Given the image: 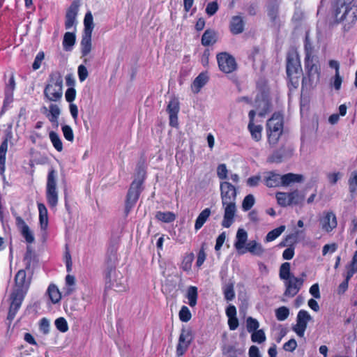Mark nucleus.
Masks as SVG:
<instances>
[{"instance_id": "obj_63", "label": "nucleus", "mask_w": 357, "mask_h": 357, "mask_svg": "<svg viewBox=\"0 0 357 357\" xmlns=\"http://www.w3.org/2000/svg\"><path fill=\"white\" fill-rule=\"evenodd\" d=\"M337 245L335 243L332 244H326L322 249V255L325 256L328 252L333 253L336 251Z\"/></svg>"}, {"instance_id": "obj_41", "label": "nucleus", "mask_w": 357, "mask_h": 357, "mask_svg": "<svg viewBox=\"0 0 357 357\" xmlns=\"http://www.w3.org/2000/svg\"><path fill=\"white\" fill-rule=\"evenodd\" d=\"M357 272V250L354 252L349 264L347 266V274L348 277L352 278Z\"/></svg>"}, {"instance_id": "obj_55", "label": "nucleus", "mask_w": 357, "mask_h": 357, "mask_svg": "<svg viewBox=\"0 0 357 357\" xmlns=\"http://www.w3.org/2000/svg\"><path fill=\"white\" fill-rule=\"evenodd\" d=\"M219 6L216 1L209 2L206 7V13L208 16H212L218 10Z\"/></svg>"}, {"instance_id": "obj_44", "label": "nucleus", "mask_w": 357, "mask_h": 357, "mask_svg": "<svg viewBox=\"0 0 357 357\" xmlns=\"http://www.w3.org/2000/svg\"><path fill=\"white\" fill-rule=\"evenodd\" d=\"M348 184L350 193H355L357 190V170L351 172L348 180Z\"/></svg>"}, {"instance_id": "obj_57", "label": "nucleus", "mask_w": 357, "mask_h": 357, "mask_svg": "<svg viewBox=\"0 0 357 357\" xmlns=\"http://www.w3.org/2000/svg\"><path fill=\"white\" fill-rule=\"evenodd\" d=\"M44 58H45V54H44L43 52H39L36 54L34 61L32 65V68L34 70L40 68V67L41 66V63H42L43 60L44 59Z\"/></svg>"}, {"instance_id": "obj_21", "label": "nucleus", "mask_w": 357, "mask_h": 357, "mask_svg": "<svg viewBox=\"0 0 357 357\" xmlns=\"http://www.w3.org/2000/svg\"><path fill=\"white\" fill-rule=\"evenodd\" d=\"M133 184L134 181L131 183L128 194L126 195L125 206L123 209V216L125 218L128 216V215L132 211V208L134 207V192L132 190Z\"/></svg>"}, {"instance_id": "obj_29", "label": "nucleus", "mask_w": 357, "mask_h": 357, "mask_svg": "<svg viewBox=\"0 0 357 357\" xmlns=\"http://www.w3.org/2000/svg\"><path fill=\"white\" fill-rule=\"evenodd\" d=\"M248 240V234L243 229H238L236 233V241L234 247L237 250H240L245 247Z\"/></svg>"}, {"instance_id": "obj_14", "label": "nucleus", "mask_w": 357, "mask_h": 357, "mask_svg": "<svg viewBox=\"0 0 357 357\" xmlns=\"http://www.w3.org/2000/svg\"><path fill=\"white\" fill-rule=\"evenodd\" d=\"M15 290H24L27 292L30 284V280L26 278V271L23 269L20 270L15 277Z\"/></svg>"}, {"instance_id": "obj_32", "label": "nucleus", "mask_w": 357, "mask_h": 357, "mask_svg": "<svg viewBox=\"0 0 357 357\" xmlns=\"http://www.w3.org/2000/svg\"><path fill=\"white\" fill-rule=\"evenodd\" d=\"M265 185L268 188H275L281 185L280 175L271 172L265 178Z\"/></svg>"}, {"instance_id": "obj_22", "label": "nucleus", "mask_w": 357, "mask_h": 357, "mask_svg": "<svg viewBox=\"0 0 357 357\" xmlns=\"http://www.w3.org/2000/svg\"><path fill=\"white\" fill-rule=\"evenodd\" d=\"M303 179L301 174L294 173H288L284 175H280L281 185L288 186L293 183H301Z\"/></svg>"}, {"instance_id": "obj_36", "label": "nucleus", "mask_w": 357, "mask_h": 357, "mask_svg": "<svg viewBox=\"0 0 357 357\" xmlns=\"http://www.w3.org/2000/svg\"><path fill=\"white\" fill-rule=\"evenodd\" d=\"M248 128L250 132L251 136L254 140L259 142L261 139L262 127L260 125L255 123H248Z\"/></svg>"}, {"instance_id": "obj_43", "label": "nucleus", "mask_w": 357, "mask_h": 357, "mask_svg": "<svg viewBox=\"0 0 357 357\" xmlns=\"http://www.w3.org/2000/svg\"><path fill=\"white\" fill-rule=\"evenodd\" d=\"M310 319L311 316L309 314V313L306 310H301L297 314L296 323L307 327V323Z\"/></svg>"}, {"instance_id": "obj_59", "label": "nucleus", "mask_w": 357, "mask_h": 357, "mask_svg": "<svg viewBox=\"0 0 357 357\" xmlns=\"http://www.w3.org/2000/svg\"><path fill=\"white\" fill-rule=\"evenodd\" d=\"M50 321L47 318H43L40 321V331L45 335H47L50 332Z\"/></svg>"}, {"instance_id": "obj_35", "label": "nucleus", "mask_w": 357, "mask_h": 357, "mask_svg": "<svg viewBox=\"0 0 357 357\" xmlns=\"http://www.w3.org/2000/svg\"><path fill=\"white\" fill-rule=\"evenodd\" d=\"M84 34H92L94 27L93 15L90 11L86 13L84 19Z\"/></svg>"}, {"instance_id": "obj_10", "label": "nucleus", "mask_w": 357, "mask_h": 357, "mask_svg": "<svg viewBox=\"0 0 357 357\" xmlns=\"http://www.w3.org/2000/svg\"><path fill=\"white\" fill-rule=\"evenodd\" d=\"M26 294V292H24V290L13 289L10 295L11 303L8 314V319L13 320L14 319L17 311L21 307L22 303Z\"/></svg>"}, {"instance_id": "obj_17", "label": "nucleus", "mask_w": 357, "mask_h": 357, "mask_svg": "<svg viewBox=\"0 0 357 357\" xmlns=\"http://www.w3.org/2000/svg\"><path fill=\"white\" fill-rule=\"evenodd\" d=\"M16 225L20 229L21 234L25 238L26 241L29 243H33L34 241L33 234L21 217H16Z\"/></svg>"}, {"instance_id": "obj_34", "label": "nucleus", "mask_w": 357, "mask_h": 357, "mask_svg": "<svg viewBox=\"0 0 357 357\" xmlns=\"http://www.w3.org/2000/svg\"><path fill=\"white\" fill-rule=\"evenodd\" d=\"M75 43V35L71 32H66L63 40V47L66 51L71 50Z\"/></svg>"}, {"instance_id": "obj_38", "label": "nucleus", "mask_w": 357, "mask_h": 357, "mask_svg": "<svg viewBox=\"0 0 357 357\" xmlns=\"http://www.w3.org/2000/svg\"><path fill=\"white\" fill-rule=\"evenodd\" d=\"M278 204L282 207L291 205L289 192H278L275 195Z\"/></svg>"}, {"instance_id": "obj_60", "label": "nucleus", "mask_w": 357, "mask_h": 357, "mask_svg": "<svg viewBox=\"0 0 357 357\" xmlns=\"http://www.w3.org/2000/svg\"><path fill=\"white\" fill-rule=\"evenodd\" d=\"M77 73L79 79L81 82H84L89 75L88 70L84 65H80L78 66Z\"/></svg>"}, {"instance_id": "obj_4", "label": "nucleus", "mask_w": 357, "mask_h": 357, "mask_svg": "<svg viewBox=\"0 0 357 357\" xmlns=\"http://www.w3.org/2000/svg\"><path fill=\"white\" fill-rule=\"evenodd\" d=\"M44 98L49 102H58L63 96V77L58 71L50 74L43 91Z\"/></svg>"}, {"instance_id": "obj_51", "label": "nucleus", "mask_w": 357, "mask_h": 357, "mask_svg": "<svg viewBox=\"0 0 357 357\" xmlns=\"http://www.w3.org/2000/svg\"><path fill=\"white\" fill-rule=\"evenodd\" d=\"M289 198H290L291 205V204L298 205L303 201L304 196L300 195L298 190H295L289 192Z\"/></svg>"}, {"instance_id": "obj_61", "label": "nucleus", "mask_w": 357, "mask_h": 357, "mask_svg": "<svg viewBox=\"0 0 357 357\" xmlns=\"http://www.w3.org/2000/svg\"><path fill=\"white\" fill-rule=\"evenodd\" d=\"M206 255L204 250V247L202 246L201 249L199 250V252L197 254V258L196 261V266L199 268L202 266V265L204 264V261L206 260Z\"/></svg>"}, {"instance_id": "obj_45", "label": "nucleus", "mask_w": 357, "mask_h": 357, "mask_svg": "<svg viewBox=\"0 0 357 357\" xmlns=\"http://www.w3.org/2000/svg\"><path fill=\"white\" fill-rule=\"evenodd\" d=\"M266 335L262 329H257L252 332L251 340L253 342H257L259 344L263 343L266 340Z\"/></svg>"}, {"instance_id": "obj_19", "label": "nucleus", "mask_w": 357, "mask_h": 357, "mask_svg": "<svg viewBox=\"0 0 357 357\" xmlns=\"http://www.w3.org/2000/svg\"><path fill=\"white\" fill-rule=\"evenodd\" d=\"M218 41L217 32L211 29H207L203 33L201 43L204 47L213 45Z\"/></svg>"}, {"instance_id": "obj_62", "label": "nucleus", "mask_w": 357, "mask_h": 357, "mask_svg": "<svg viewBox=\"0 0 357 357\" xmlns=\"http://www.w3.org/2000/svg\"><path fill=\"white\" fill-rule=\"evenodd\" d=\"M76 97V91L73 87L68 88L65 93V98L67 102L72 103V102L75 99Z\"/></svg>"}, {"instance_id": "obj_28", "label": "nucleus", "mask_w": 357, "mask_h": 357, "mask_svg": "<svg viewBox=\"0 0 357 357\" xmlns=\"http://www.w3.org/2000/svg\"><path fill=\"white\" fill-rule=\"evenodd\" d=\"M92 34H83L81 40V53L82 56H87L91 50Z\"/></svg>"}, {"instance_id": "obj_27", "label": "nucleus", "mask_w": 357, "mask_h": 357, "mask_svg": "<svg viewBox=\"0 0 357 357\" xmlns=\"http://www.w3.org/2000/svg\"><path fill=\"white\" fill-rule=\"evenodd\" d=\"M211 214V211L209 208L204 209L198 215L195 223V229L198 231L200 229L205 222L207 221Z\"/></svg>"}, {"instance_id": "obj_25", "label": "nucleus", "mask_w": 357, "mask_h": 357, "mask_svg": "<svg viewBox=\"0 0 357 357\" xmlns=\"http://www.w3.org/2000/svg\"><path fill=\"white\" fill-rule=\"evenodd\" d=\"M7 149L8 140L6 139L0 145V174L3 176V181L6 180L4 172Z\"/></svg>"}, {"instance_id": "obj_37", "label": "nucleus", "mask_w": 357, "mask_h": 357, "mask_svg": "<svg viewBox=\"0 0 357 357\" xmlns=\"http://www.w3.org/2000/svg\"><path fill=\"white\" fill-rule=\"evenodd\" d=\"M194 258L195 256L192 252L187 253L183 257V259L181 264V268L185 272L190 271L192 268V264L194 260Z\"/></svg>"}, {"instance_id": "obj_5", "label": "nucleus", "mask_w": 357, "mask_h": 357, "mask_svg": "<svg viewBox=\"0 0 357 357\" xmlns=\"http://www.w3.org/2000/svg\"><path fill=\"white\" fill-rule=\"evenodd\" d=\"M283 127L284 122L282 114L280 112L273 113L266 123L268 140L270 144H275L278 143L283 132Z\"/></svg>"}, {"instance_id": "obj_47", "label": "nucleus", "mask_w": 357, "mask_h": 357, "mask_svg": "<svg viewBox=\"0 0 357 357\" xmlns=\"http://www.w3.org/2000/svg\"><path fill=\"white\" fill-rule=\"evenodd\" d=\"M289 315V310L285 306H282L275 310V317L278 321H284Z\"/></svg>"}, {"instance_id": "obj_9", "label": "nucleus", "mask_w": 357, "mask_h": 357, "mask_svg": "<svg viewBox=\"0 0 357 357\" xmlns=\"http://www.w3.org/2000/svg\"><path fill=\"white\" fill-rule=\"evenodd\" d=\"M217 62L220 71L229 74L237 69L235 58L227 52H220L216 56Z\"/></svg>"}, {"instance_id": "obj_56", "label": "nucleus", "mask_w": 357, "mask_h": 357, "mask_svg": "<svg viewBox=\"0 0 357 357\" xmlns=\"http://www.w3.org/2000/svg\"><path fill=\"white\" fill-rule=\"evenodd\" d=\"M228 170L225 164H220L217 167V175L220 180L227 178Z\"/></svg>"}, {"instance_id": "obj_18", "label": "nucleus", "mask_w": 357, "mask_h": 357, "mask_svg": "<svg viewBox=\"0 0 357 357\" xmlns=\"http://www.w3.org/2000/svg\"><path fill=\"white\" fill-rule=\"evenodd\" d=\"M78 13V6L73 3L68 9L66 15L65 28L70 29L76 24V17Z\"/></svg>"}, {"instance_id": "obj_15", "label": "nucleus", "mask_w": 357, "mask_h": 357, "mask_svg": "<svg viewBox=\"0 0 357 357\" xmlns=\"http://www.w3.org/2000/svg\"><path fill=\"white\" fill-rule=\"evenodd\" d=\"M43 113L46 114L49 121L56 127H58V119L61 114L59 107L56 104H51L47 109L46 107H43Z\"/></svg>"}, {"instance_id": "obj_8", "label": "nucleus", "mask_w": 357, "mask_h": 357, "mask_svg": "<svg viewBox=\"0 0 357 357\" xmlns=\"http://www.w3.org/2000/svg\"><path fill=\"white\" fill-rule=\"evenodd\" d=\"M194 340L192 331L190 328H183L178 337L176 348V354L178 357L183 356Z\"/></svg>"}, {"instance_id": "obj_12", "label": "nucleus", "mask_w": 357, "mask_h": 357, "mask_svg": "<svg viewBox=\"0 0 357 357\" xmlns=\"http://www.w3.org/2000/svg\"><path fill=\"white\" fill-rule=\"evenodd\" d=\"M180 110V103L177 98H172L167 107V112L169 114V126L172 128H178V114Z\"/></svg>"}, {"instance_id": "obj_24", "label": "nucleus", "mask_w": 357, "mask_h": 357, "mask_svg": "<svg viewBox=\"0 0 357 357\" xmlns=\"http://www.w3.org/2000/svg\"><path fill=\"white\" fill-rule=\"evenodd\" d=\"M267 15L272 22L279 18V3L277 0L272 1L267 6Z\"/></svg>"}, {"instance_id": "obj_50", "label": "nucleus", "mask_w": 357, "mask_h": 357, "mask_svg": "<svg viewBox=\"0 0 357 357\" xmlns=\"http://www.w3.org/2000/svg\"><path fill=\"white\" fill-rule=\"evenodd\" d=\"M54 325L58 331L66 333L68 331V324L63 317H59L54 321Z\"/></svg>"}, {"instance_id": "obj_30", "label": "nucleus", "mask_w": 357, "mask_h": 357, "mask_svg": "<svg viewBox=\"0 0 357 357\" xmlns=\"http://www.w3.org/2000/svg\"><path fill=\"white\" fill-rule=\"evenodd\" d=\"M245 249L251 254L257 256L262 255L265 251L262 245L255 241H252L247 243Z\"/></svg>"}, {"instance_id": "obj_53", "label": "nucleus", "mask_w": 357, "mask_h": 357, "mask_svg": "<svg viewBox=\"0 0 357 357\" xmlns=\"http://www.w3.org/2000/svg\"><path fill=\"white\" fill-rule=\"evenodd\" d=\"M298 233H299V231H296L295 233L287 235L285 237L284 241L280 243V245L281 247H284V246L287 245V244H289H289L296 243L297 242V238H298Z\"/></svg>"}, {"instance_id": "obj_48", "label": "nucleus", "mask_w": 357, "mask_h": 357, "mask_svg": "<svg viewBox=\"0 0 357 357\" xmlns=\"http://www.w3.org/2000/svg\"><path fill=\"white\" fill-rule=\"evenodd\" d=\"M178 317L181 321L188 322L191 319L192 314L187 306L183 305L179 311Z\"/></svg>"}, {"instance_id": "obj_13", "label": "nucleus", "mask_w": 357, "mask_h": 357, "mask_svg": "<svg viewBox=\"0 0 357 357\" xmlns=\"http://www.w3.org/2000/svg\"><path fill=\"white\" fill-rule=\"evenodd\" d=\"M319 222L322 229L328 233L332 231L337 225L336 215L331 211H324Z\"/></svg>"}, {"instance_id": "obj_52", "label": "nucleus", "mask_w": 357, "mask_h": 357, "mask_svg": "<svg viewBox=\"0 0 357 357\" xmlns=\"http://www.w3.org/2000/svg\"><path fill=\"white\" fill-rule=\"evenodd\" d=\"M259 327V321L252 317H249L247 318L246 319V328H247V331L249 332V333H252L256 330H257Z\"/></svg>"}, {"instance_id": "obj_54", "label": "nucleus", "mask_w": 357, "mask_h": 357, "mask_svg": "<svg viewBox=\"0 0 357 357\" xmlns=\"http://www.w3.org/2000/svg\"><path fill=\"white\" fill-rule=\"evenodd\" d=\"M61 130L65 139L69 142L74 140L73 131L70 126L63 125L61 127Z\"/></svg>"}, {"instance_id": "obj_11", "label": "nucleus", "mask_w": 357, "mask_h": 357, "mask_svg": "<svg viewBox=\"0 0 357 357\" xmlns=\"http://www.w3.org/2000/svg\"><path fill=\"white\" fill-rule=\"evenodd\" d=\"M304 283L302 278L292 276L291 278L284 281L285 290L284 296L287 297L295 296L301 290Z\"/></svg>"}, {"instance_id": "obj_58", "label": "nucleus", "mask_w": 357, "mask_h": 357, "mask_svg": "<svg viewBox=\"0 0 357 357\" xmlns=\"http://www.w3.org/2000/svg\"><path fill=\"white\" fill-rule=\"evenodd\" d=\"M297 347V342L291 338L283 345V349L286 351L293 352Z\"/></svg>"}, {"instance_id": "obj_2", "label": "nucleus", "mask_w": 357, "mask_h": 357, "mask_svg": "<svg viewBox=\"0 0 357 357\" xmlns=\"http://www.w3.org/2000/svg\"><path fill=\"white\" fill-rule=\"evenodd\" d=\"M305 69L306 75L302 78V89H310L314 87L320 80L321 70L318 61L312 55V47L306 39L305 43Z\"/></svg>"}, {"instance_id": "obj_39", "label": "nucleus", "mask_w": 357, "mask_h": 357, "mask_svg": "<svg viewBox=\"0 0 357 357\" xmlns=\"http://www.w3.org/2000/svg\"><path fill=\"white\" fill-rule=\"evenodd\" d=\"M49 137L54 149L59 152L62 151L63 144L59 135L56 132L51 131L49 133Z\"/></svg>"}, {"instance_id": "obj_64", "label": "nucleus", "mask_w": 357, "mask_h": 357, "mask_svg": "<svg viewBox=\"0 0 357 357\" xmlns=\"http://www.w3.org/2000/svg\"><path fill=\"white\" fill-rule=\"evenodd\" d=\"M306 328L307 327L305 326L296 323V324L293 327V331L297 334L298 336L303 337L304 336Z\"/></svg>"}, {"instance_id": "obj_20", "label": "nucleus", "mask_w": 357, "mask_h": 357, "mask_svg": "<svg viewBox=\"0 0 357 357\" xmlns=\"http://www.w3.org/2000/svg\"><path fill=\"white\" fill-rule=\"evenodd\" d=\"M39 213V223L41 229L46 230L48 227V212L45 205L43 203L37 204Z\"/></svg>"}, {"instance_id": "obj_23", "label": "nucleus", "mask_w": 357, "mask_h": 357, "mask_svg": "<svg viewBox=\"0 0 357 357\" xmlns=\"http://www.w3.org/2000/svg\"><path fill=\"white\" fill-rule=\"evenodd\" d=\"M208 77L206 73H201L193 81L192 90L195 93L200 91L201 89L207 83Z\"/></svg>"}, {"instance_id": "obj_46", "label": "nucleus", "mask_w": 357, "mask_h": 357, "mask_svg": "<svg viewBox=\"0 0 357 357\" xmlns=\"http://www.w3.org/2000/svg\"><path fill=\"white\" fill-rule=\"evenodd\" d=\"M255 203V199L252 194L246 195L242 202V209L244 211H248L252 208Z\"/></svg>"}, {"instance_id": "obj_7", "label": "nucleus", "mask_w": 357, "mask_h": 357, "mask_svg": "<svg viewBox=\"0 0 357 357\" xmlns=\"http://www.w3.org/2000/svg\"><path fill=\"white\" fill-rule=\"evenodd\" d=\"M45 196L49 206L55 208L59 202V192L56 188V174L54 170L49 172L47 178Z\"/></svg>"}, {"instance_id": "obj_40", "label": "nucleus", "mask_w": 357, "mask_h": 357, "mask_svg": "<svg viewBox=\"0 0 357 357\" xmlns=\"http://www.w3.org/2000/svg\"><path fill=\"white\" fill-rule=\"evenodd\" d=\"M285 228L286 227L284 225H281V226L270 231L266 236V241L271 242V241L275 240L285 230Z\"/></svg>"}, {"instance_id": "obj_16", "label": "nucleus", "mask_w": 357, "mask_h": 357, "mask_svg": "<svg viewBox=\"0 0 357 357\" xmlns=\"http://www.w3.org/2000/svg\"><path fill=\"white\" fill-rule=\"evenodd\" d=\"M245 22L240 15H235L231 17L229 21V31L233 35H238L243 32Z\"/></svg>"}, {"instance_id": "obj_49", "label": "nucleus", "mask_w": 357, "mask_h": 357, "mask_svg": "<svg viewBox=\"0 0 357 357\" xmlns=\"http://www.w3.org/2000/svg\"><path fill=\"white\" fill-rule=\"evenodd\" d=\"M223 293L226 301H232L235 298L234 284L232 283L227 284L223 289Z\"/></svg>"}, {"instance_id": "obj_3", "label": "nucleus", "mask_w": 357, "mask_h": 357, "mask_svg": "<svg viewBox=\"0 0 357 357\" xmlns=\"http://www.w3.org/2000/svg\"><path fill=\"white\" fill-rule=\"evenodd\" d=\"M286 73L288 87L290 90L298 89L303 70L297 52H289L286 56Z\"/></svg>"}, {"instance_id": "obj_31", "label": "nucleus", "mask_w": 357, "mask_h": 357, "mask_svg": "<svg viewBox=\"0 0 357 357\" xmlns=\"http://www.w3.org/2000/svg\"><path fill=\"white\" fill-rule=\"evenodd\" d=\"M155 218L162 222L170 223L176 220V215L174 213L171 211L162 212L157 211Z\"/></svg>"}, {"instance_id": "obj_6", "label": "nucleus", "mask_w": 357, "mask_h": 357, "mask_svg": "<svg viewBox=\"0 0 357 357\" xmlns=\"http://www.w3.org/2000/svg\"><path fill=\"white\" fill-rule=\"evenodd\" d=\"M344 13L340 15L342 12L341 8L337 7L335 9V18L336 23L345 22L344 24V30L349 31L357 21V6L344 8Z\"/></svg>"}, {"instance_id": "obj_42", "label": "nucleus", "mask_w": 357, "mask_h": 357, "mask_svg": "<svg viewBox=\"0 0 357 357\" xmlns=\"http://www.w3.org/2000/svg\"><path fill=\"white\" fill-rule=\"evenodd\" d=\"M47 292L53 303H56L61 300V294L55 285H50Z\"/></svg>"}, {"instance_id": "obj_26", "label": "nucleus", "mask_w": 357, "mask_h": 357, "mask_svg": "<svg viewBox=\"0 0 357 357\" xmlns=\"http://www.w3.org/2000/svg\"><path fill=\"white\" fill-rule=\"evenodd\" d=\"M185 298L188 300V305L193 307L197 303L198 289L195 286H190L188 287Z\"/></svg>"}, {"instance_id": "obj_33", "label": "nucleus", "mask_w": 357, "mask_h": 357, "mask_svg": "<svg viewBox=\"0 0 357 357\" xmlns=\"http://www.w3.org/2000/svg\"><path fill=\"white\" fill-rule=\"evenodd\" d=\"M279 276L281 280H287L294 276L291 273V265L289 262L282 264L280 267Z\"/></svg>"}, {"instance_id": "obj_1", "label": "nucleus", "mask_w": 357, "mask_h": 357, "mask_svg": "<svg viewBox=\"0 0 357 357\" xmlns=\"http://www.w3.org/2000/svg\"><path fill=\"white\" fill-rule=\"evenodd\" d=\"M220 189L222 204L224 207L222 226L229 228L234 223L236 213L237 191L236 187L227 181L221 182Z\"/></svg>"}]
</instances>
